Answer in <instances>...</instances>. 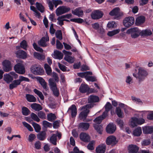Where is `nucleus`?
I'll return each mask as SVG.
<instances>
[{
  "instance_id": "6e6d98bb",
  "label": "nucleus",
  "mask_w": 153,
  "mask_h": 153,
  "mask_svg": "<svg viewBox=\"0 0 153 153\" xmlns=\"http://www.w3.org/2000/svg\"><path fill=\"white\" fill-rule=\"evenodd\" d=\"M31 118L34 121L37 122H39L40 121V119L39 118L38 116H37L35 114L32 113L30 114Z\"/></svg>"
},
{
  "instance_id": "393cba45",
  "label": "nucleus",
  "mask_w": 153,
  "mask_h": 153,
  "mask_svg": "<svg viewBox=\"0 0 153 153\" xmlns=\"http://www.w3.org/2000/svg\"><path fill=\"white\" fill-rule=\"evenodd\" d=\"M21 83L19 79L14 80L13 81L12 83L9 85V88L10 89H12L16 88L18 85L20 84Z\"/></svg>"
},
{
  "instance_id": "5fc2aeb1",
  "label": "nucleus",
  "mask_w": 153,
  "mask_h": 153,
  "mask_svg": "<svg viewBox=\"0 0 153 153\" xmlns=\"http://www.w3.org/2000/svg\"><path fill=\"white\" fill-rule=\"evenodd\" d=\"M37 115L39 117L42 119H46V114L45 113L42 111H39L37 114Z\"/></svg>"
},
{
  "instance_id": "58836bf2",
  "label": "nucleus",
  "mask_w": 153,
  "mask_h": 153,
  "mask_svg": "<svg viewBox=\"0 0 153 153\" xmlns=\"http://www.w3.org/2000/svg\"><path fill=\"white\" fill-rule=\"evenodd\" d=\"M47 118V119L48 121L50 122H53L56 119V117L54 114L51 113L48 114Z\"/></svg>"
},
{
  "instance_id": "412c9836",
  "label": "nucleus",
  "mask_w": 153,
  "mask_h": 153,
  "mask_svg": "<svg viewBox=\"0 0 153 153\" xmlns=\"http://www.w3.org/2000/svg\"><path fill=\"white\" fill-rule=\"evenodd\" d=\"M106 146L105 144L99 145L96 149L97 153H104L105 150Z\"/></svg>"
},
{
  "instance_id": "bf43d9fd",
  "label": "nucleus",
  "mask_w": 153,
  "mask_h": 153,
  "mask_svg": "<svg viewBox=\"0 0 153 153\" xmlns=\"http://www.w3.org/2000/svg\"><path fill=\"white\" fill-rule=\"evenodd\" d=\"M70 20L71 21L78 23H81L84 22V20L81 18L72 19Z\"/></svg>"
},
{
  "instance_id": "bb28decb",
  "label": "nucleus",
  "mask_w": 153,
  "mask_h": 153,
  "mask_svg": "<svg viewBox=\"0 0 153 153\" xmlns=\"http://www.w3.org/2000/svg\"><path fill=\"white\" fill-rule=\"evenodd\" d=\"M119 10L118 8L114 9L110 12V15L111 16H115L118 18L120 16Z\"/></svg>"
},
{
  "instance_id": "774afa93",
  "label": "nucleus",
  "mask_w": 153,
  "mask_h": 153,
  "mask_svg": "<svg viewBox=\"0 0 153 153\" xmlns=\"http://www.w3.org/2000/svg\"><path fill=\"white\" fill-rule=\"evenodd\" d=\"M116 122L121 128L123 127V122L122 120L118 118Z\"/></svg>"
},
{
  "instance_id": "49530a36",
  "label": "nucleus",
  "mask_w": 153,
  "mask_h": 153,
  "mask_svg": "<svg viewBox=\"0 0 153 153\" xmlns=\"http://www.w3.org/2000/svg\"><path fill=\"white\" fill-rule=\"evenodd\" d=\"M33 92L39 96L41 100H44V97L41 92L36 89H34Z\"/></svg>"
},
{
  "instance_id": "052dcab7",
  "label": "nucleus",
  "mask_w": 153,
  "mask_h": 153,
  "mask_svg": "<svg viewBox=\"0 0 153 153\" xmlns=\"http://www.w3.org/2000/svg\"><path fill=\"white\" fill-rule=\"evenodd\" d=\"M56 12L57 16H59L63 14L62 6L58 7L56 9Z\"/></svg>"
},
{
  "instance_id": "1a4fd4ad",
  "label": "nucleus",
  "mask_w": 153,
  "mask_h": 153,
  "mask_svg": "<svg viewBox=\"0 0 153 153\" xmlns=\"http://www.w3.org/2000/svg\"><path fill=\"white\" fill-rule=\"evenodd\" d=\"M14 69L16 72L20 74H23L25 72V67L22 63H19L15 65Z\"/></svg>"
},
{
  "instance_id": "69168bd1",
  "label": "nucleus",
  "mask_w": 153,
  "mask_h": 153,
  "mask_svg": "<svg viewBox=\"0 0 153 153\" xmlns=\"http://www.w3.org/2000/svg\"><path fill=\"white\" fill-rule=\"evenodd\" d=\"M47 1L50 9L51 10H53L54 7V4L53 3V0L52 1H51L50 0H48Z\"/></svg>"
},
{
  "instance_id": "e2e57ef3",
  "label": "nucleus",
  "mask_w": 153,
  "mask_h": 153,
  "mask_svg": "<svg viewBox=\"0 0 153 153\" xmlns=\"http://www.w3.org/2000/svg\"><path fill=\"white\" fill-rule=\"evenodd\" d=\"M53 1L55 7H56L58 5L62 4V2L60 0H53Z\"/></svg>"
},
{
  "instance_id": "a878e982",
  "label": "nucleus",
  "mask_w": 153,
  "mask_h": 153,
  "mask_svg": "<svg viewBox=\"0 0 153 153\" xmlns=\"http://www.w3.org/2000/svg\"><path fill=\"white\" fill-rule=\"evenodd\" d=\"M30 107L32 109L36 111H39L42 109V107L40 104L36 103L31 104Z\"/></svg>"
},
{
  "instance_id": "338daca9",
  "label": "nucleus",
  "mask_w": 153,
  "mask_h": 153,
  "mask_svg": "<svg viewBox=\"0 0 153 153\" xmlns=\"http://www.w3.org/2000/svg\"><path fill=\"white\" fill-rule=\"evenodd\" d=\"M33 46L34 49L36 51L41 52H43V50L42 49L39 47H38L36 43H33Z\"/></svg>"
},
{
  "instance_id": "c756f323",
  "label": "nucleus",
  "mask_w": 153,
  "mask_h": 153,
  "mask_svg": "<svg viewBox=\"0 0 153 153\" xmlns=\"http://www.w3.org/2000/svg\"><path fill=\"white\" fill-rule=\"evenodd\" d=\"M53 56L54 58L61 59L63 58V55L61 52L56 51L54 52Z\"/></svg>"
},
{
  "instance_id": "f3484780",
  "label": "nucleus",
  "mask_w": 153,
  "mask_h": 153,
  "mask_svg": "<svg viewBox=\"0 0 153 153\" xmlns=\"http://www.w3.org/2000/svg\"><path fill=\"white\" fill-rule=\"evenodd\" d=\"M129 153H139L138 152L139 148L136 145L131 144L128 146V148Z\"/></svg>"
},
{
  "instance_id": "2eb2a0df",
  "label": "nucleus",
  "mask_w": 153,
  "mask_h": 153,
  "mask_svg": "<svg viewBox=\"0 0 153 153\" xmlns=\"http://www.w3.org/2000/svg\"><path fill=\"white\" fill-rule=\"evenodd\" d=\"M116 129V126L112 123H109L106 128L107 132L109 134L113 133Z\"/></svg>"
},
{
  "instance_id": "423d86ee",
  "label": "nucleus",
  "mask_w": 153,
  "mask_h": 153,
  "mask_svg": "<svg viewBox=\"0 0 153 153\" xmlns=\"http://www.w3.org/2000/svg\"><path fill=\"white\" fill-rule=\"evenodd\" d=\"M30 69L32 72L36 74L41 75L44 72V70L40 65H34L31 67Z\"/></svg>"
},
{
  "instance_id": "7c9ffc66",
  "label": "nucleus",
  "mask_w": 153,
  "mask_h": 153,
  "mask_svg": "<svg viewBox=\"0 0 153 153\" xmlns=\"http://www.w3.org/2000/svg\"><path fill=\"white\" fill-rule=\"evenodd\" d=\"M145 21V17L143 16H140L137 17L136 19L135 23L137 25H139L143 23Z\"/></svg>"
},
{
  "instance_id": "dca6fc26",
  "label": "nucleus",
  "mask_w": 153,
  "mask_h": 153,
  "mask_svg": "<svg viewBox=\"0 0 153 153\" xmlns=\"http://www.w3.org/2000/svg\"><path fill=\"white\" fill-rule=\"evenodd\" d=\"M88 103H90L88 104H93L94 106L95 105L94 103L98 102L99 101V98L97 96L91 95L88 97Z\"/></svg>"
},
{
  "instance_id": "8fccbe9b",
  "label": "nucleus",
  "mask_w": 153,
  "mask_h": 153,
  "mask_svg": "<svg viewBox=\"0 0 153 153\" xmlns=\"http://www.w3.org/2000/svg\"><path fill=\"white\" fill-rule=\"evenodd\" d=\"M95 141L92 140L90 142L87 146L88 149L90 150H93L94 149V146L95 144Z\"/></svg>"
},
{
  "instance_id": "2f4dec72",
  "label": "nucleus",
  "mask_w": 153,
  "mask_h": 153,
  "mask_svg": "<svg viewBox=\"0 0 153 153\" xmlns=\"http://www.w3.org/2000/svg\"><path fill=\"white\" fill-rule=\"evenodd\" d=\"M66 16L63 15L59 17L57 19V20H58V22H57V24L60 26H62L63 25V21H68V20L64 19L66 17Z\"/></svg>"
},
{
  "instance_id": "ddd939ff",
  "label": "nucleus",
  "mask_w": 153,
  "mask_h": 153,
  "mask_svg": "<svg viewBox=\"0 0 153 153\" xmlns=\"http://www.w3.org/2000/svg\"><path fill=\"white\" fill-rule=\"evenodd\" d=\"M80 92L82 93H85L88 92H93L92 89H90L88 85L85 84H82L79 88Z\"/></svg>"
},
{
  "instance_id": "13d9d810",
  "label": "nucleus",
  "mask_w": 153,
  "mask_h": 153,
  "mask_svg": "<svg viewBox=\"0 0 153 153\" xmlns=\"http://www.w3.org/2000/svg\"><path fill=\"white\" fill-rule=\"evenodd\" d=\"M22 124L24 126L27 128V129L30 131H33L32 127L29 124L25 122H23Z\"/></svg>"
},
{
  "instance_id": "a19ab883",
  "label": "nucleus",
  "mask_w": 153,
  "mask_h": 153,
  "mask_svg": "<svg viewBox=\"0 0 153 153\" xmlns=\"http://www.w3.org/2000/svg\"><path fill=\"white\" fill-rule=\"evenodd\" d=\"M94 127L97 131L100 134H102V127L100 125L95 124L94 125Z\"/></svg>"
},
{
  "instance_id": "4468645a",
  "label": "nucleus",
  "mask_w": 153,
  "mask_h": 153,
  "mask_svg": "<svg viewBox=\"0 0 153 153\" xmlns=\"http://www.w3.org/2000/svg\"><path fill=\"white\" fill-rule=\"evenodd\" d=\"M80 140L82 141L88 143L90 140V137L87 134L85 133H81L79 135Z\"/></svg>"
},
{
  "instance_id": "c85d7f7f",
  "label": "nucleus",
  "mask_w": 153,
  "mask_h": 153,
  "mask_svg": "<svg viewBox=\"0 0 153 153\" xmlns=\"http://www.w3.org/2000/svg\"><path fill=\"white\" fill-rule=\"evenodd\" d=\"M105 111L103 113V115H105L107 116L108 112L112 108L111 104L109 102H107L105 106Z\"/></svg>"
},
{
  "instance_id": "9d476101",
  "label": "nucleus",
  "mask_w": 153,
  "mask_h": 153,
  "mask_svg": "<svg viewBox=\"0 0 153 153\" xmlns=\"http://www.w3.org/2000/svg\"><path fill=\"white\" fill-rule=\"evenodd\" d=\"M106 144L108 145H114L118 142L116 137L114 136H110L108 137L106 140Z\"/></svg>"
},
{
  "instance_id": "f03ea898",
  "label": "nucleus",
  "mask_w": 153,
  "mask_h": 153,
  "mask_svg": "<svg viewBox=\"0 0 153 153\" xmlns=\"http://www.w3.org/2000/svg\"><path fill=\"white\" fill-rule=\"evenodd\" d=\"M148 74L147 71L142 68H139L137 74L133 73V76L137 79H138L139 82L143 81Z\"/></svg>"
},
{
  "instance_id": "9b49d317",
  "label": "nucleus",
  "mask_w": 153,
  "mask_h": 153,
  "mask_svg": "<svg viewBox=\"0 0 153 153\" xmlns=\"http://www.w3.org/2000/svg\"><path fill=\"white\" fill-rule=\"evenodd\" d=\"M103 15V13L101 11L96 10L92 13L91 16L94 19H97L102 17Z\"/></svg>"
},
{
  "instance_id": "20e7f679",
  "label": "nucleus",
  "mask_w": 153,
  "mask_h": 153,
  "mask_svg": "<svg viewBox=\"0 0 153 153\" xmlns=\"http://www.w3.org/2000/svg\"><path fill=\"white\" fill-rule=\"evenodd\" d=\"M49 84L53 94L54 96L58 97L59 94V90L58 89L56 83L53 80L50 78L49 80Z\"/></svg>"
},
{
  "instance_id": "37998d69",
  "label": "nucleus",
  "mask_w": 153,
  "mask_h": 153,
  "mask_svg": "<svg viewBox=\"0 0 153 153\" xmlns=\"http://www.w3.org/2000/svg\"><path fill=\"white\" fill-rule=\"evenodd\" d=\"M36 7L37 9L41 12L43 13L44 11V8L43 5L37 2L36 4Z\"/></svg>"
},
{
  "instance_id": "c9c22d12",
  "label": "nucleus",
  "mask_w": 153,
  "mask_h": 153,
  "mask_svg": "<svg viewBox=\"0 0 153 153\" xmlns=\"http://www.w3.org/2000/svg\"><path fill=\"white\" fill-rule=\"evenodd\" d=\"M26 97L27 100L29 102H35L36 101V98L33 95L29 94H26Z\"/></svg>"
},
{
  "instance_id": "4be33fe9",
  "label": "nucleus",
  "mask_w": 153,
  "mask_h": 153,
  "mask_svg": "<svg viewBox=\"0 0 153 153\" xmlns=\"http://www.w3.org/2000/svg\"><path fill=\"white\" fill-rule=\"evenodd\" d=\"M143 133L145 134H151L153 132V127L145 126L143 128Z\"/></svg>"
},
{
  "instance_id": "6e6552de",
  "label": "nucleus",
  "mask_w": 153,
  "mask_h": 153,
  "mask_svg": "<svg viewBox=\"0 0 153 153\" xmlns=\"http://www.w3.org/2000/svg\"><path fill=\"white\" fill-rule=\"evenodd\" d=\"M134 22V18L133 17H129L125 19L123 21V24L126 27H128L133 25Z\"/></svg>"
},
{
  "instance_id": "5701e85b",
  "label": "nucleus",
  "mask_w": 153,
  "mask_h": 153,
  "mask_svg": "<svg viewBox=\"0 0 153 153\" xmlns=\"http://www.w3.org/2000/svg\"><path fill=\"white\" fill-rule=\"evenodd\" d=\"M38 80L39 83L45 90L46 91H48V88L47 86V83L45 80L42 78L39 77Z\"/></svg>"
},
{
  "instance_id": "cd10ccee",
  "label": "nucleus",
  "mask_w": 153,
  "mask_h": 153,
  "mask_svg": "<svg viewBox=\"0 0 153 153\" xmlns=\"http://www.w3.org/2000/svg\"><path fill=\"white\" fill-rule=\"evenodd\" d=\"M46 133L45 131H42L37 135V138L40 140H44L46 137Z\"/></svg>"
},
{
  "instance_id": "72a5a7b5",
  "label": "nucleus",
  "mask_w": 153,
  "mask_h": 153,
  "mask_svg": "<svg viewBox=\"0 0 153 153\" xmlns=\"http://www.w3.org/2000/svg\"><path fill=\"white\" fill-rule=\"evenodd\" d=\"M106 116L105 115H103L102 114V115L99 116L94 120V121L97 124H100L101 123L102 120L105 119Z\"/></svg>"
},
{
  "instance_id": "864d4df0",
  "label": "nucleus",
  "mask_w": 153,
  "mask_h": 153,
  "mask_svg": "<svg viewBox=\"0 0 153 153\" xmlns=\"http://www.w3.org/2000/svg\"><path fill=\"white\" fill-rule=\"evenodd\" d=\"M56 37L59 40H62V34L61 30H58L55 33Z\"/></svg>"
},
{
  "instance_id": "de8ad7c7",
  "label": "nucleus",
  "mask_w": 153,
  "mask_h": 153,
  "mask_svg": "<svg viewBox=\"0 0 153 153\" xmlns=\"http://www.w3.org/2000/svg\"><path fill=\"white\" fill-rule=\"evenodd\" d=\"M137 120L136 117H134L131 118L130 125L132 127H134L138 125Z\"/></svg>"
},
{
  "instance_id": "4d7b16f0",
  "label": "nucleus",
  "mask_w": 153,
  "mask_h": 153,
  "mask_svg": "<svg viewBox=\"0 0 153 153\" xmlns=\"http://www.w3.org/2000/svg\"><path fill=\"white\" fill-rule=\"evenodd\" d=\"M116 112L118 117H119L122 118V113L120 108L119 107H117L116 110Z\"/></svg>"
},
{
  "instance_id": "603ef678",
  "label": "nucleus",
  "mask_w": 153,
  "mask_h": 153,
  "mask_svg": "<svg viewBox=\"0 0 153 153\" xmlns=\"http://www.w3.org/2000/svg\"><path fill=\"white\" fill-rule=\"evenodd\" d=\"M42 125L43 126L46 128L48 127L51 128L52 126V124L46 120H44L43 121Z\"/></svg>"
},
{
  "instance_id": "0eeeda50",
  "label": "nucleus",
  "mask_w": 153,
  "mask_h": 153,
  "mask_svg": "<svg viewBox=\"0 0 153 153\" xmlns=\"http://www.w3.org/2000/svg\"><path fill=\"white\" fill-rule=\"evenodd\" d=\"M3 68L4 71L7 72L12 70V65L10 61L7 60H4L2 63Z\"/></svg>"
},
{
  "instance_id": "c03bdc74",
  "label": "nucleus",
  "mask_w": 153,
  "mask_h": 153,
  "mask_svg": "<svg viewBox=\"0 0 153 153\" xmlns=\"http://www.w3.org/2000/svg\"><path fill=\"white\" fill-rule=\"evenodd\" d=\"M120 30V29H117L111 31H109L107 35L109 36H112L119 33Z\"/></svg>"
},
{
  "instance_id": "e433bc0d",
  "label": "nucleus",
  "mask_w": 153,
  "mask_h": 153,
  "mask_svg": "<svg viewBox=\"0 0 153 153\" xmlns=\"http://www.w3.org/2000/svg\"><path fill=\"white\" fill-rule=\"evenodd\" d=\"M34 56L36 58L40 60H43L45 58V56L44 55L36 52L34 53Z\"/></svg>"
},
{
  "instance_id": "ea45409f",
  "label": "nucleus",
  "mask_w": 153,
  "mask_h": 153,
  "mask_svg": "<svg viewBox=\"0 0 153 153\" xmlns=\"http://www.w3.org/2000/svg\"><path fill=\"white\" fill-rule=\"evenodd\" d=\"M57 135L55 134H53L50 138V142L53 144L56 145Z\"/></svg>"
},
{
  "instance_id": "f257e3e1",
  "label": "nucleus",
  "mask_w": 153,
  "mask_h": 153,
  "mask_svg": "<svg viewBox=\"0 0 153 153\" xmlns=\"http://www.w3.org/2000/svg\"><path fill=\"white\" fill-rule=\"evenodd\" d=\"M94 107L93 104H87L81 107V110L82 111L80 113L79 115V117L80 119H83V121L85 122H89L91 120L87 119L86 117L88 114L89 112V109Z\"/></svg>"
},
{
  "instance_id": "b1692460",
  "label": "nucleus",
  "mask_w": 153,
  "mask_h": 153,
  "mask_svg": "<svg viewBox=\"0 0 153 153\" xmlns=\"http://www.w3.org/2000/svg\"><path fill=\"white\" fill-rule=\"evenodd\" d=\"M152 34V31L149 29H146L142 30H141V36H148L151 35Z\"/></svg>"
},
{
  "instance_id": "6ab92c4d",
  "label": "nucleus",
  "mask_w": 153,
  "mask_h": 153,
  "mask_svg": "<svg viewBox=\"0 0 153 153\" xmlns=\"http://www.w3.org/2000/svg\"><path fill=\"white\" fill-rule=\"evenodd\" d=\"M89 126L88 123H81L79 124V128L83 131H85L88 129Z\"/></svg>"
},
{
  "instance_id": "79ce46f5",
  "label": "nucleus",
  "mask_w": 153,
  "mask_h": 153,
  "mask_svg": "<svg viewBox=\"0 0 153 153\" xmlns=\"http://www.w3.org/2000/svg\"><path fill=\"white\" fill-rule=\"evenodd\" d=\"M22 112L25 116H27L30 113V111L26 107H23L22 108Z\"/></svg>"
},
{
  "instance_id": "680f3d73",
  "label": "nucleus",
  "mask_w": 153,
  "mask_h": 153,
  "mask_svg": "<svg viewBox=\"0 0 153 153\" xmlns=\"http://www.w3.org/2000/svg\"><path fill=\"white\" fill-rule=\"evenodd\" d=\"M27 46V42L25 40H23L20 43L21 47L24 49H26Z\"/></svg>"
},
{
  "instance_id": "f704fd0d",
  "label": "nucleus",
  "mask_w": 153,
  "mask_h": 153,
  "mask_svg": "<svg viewBox=\"0 0 153 153\" xmlns=\"http://www.w3.org/2000/svg\"><path fill=\"white\" fill-rule=\"evenodd\" d=\"M142 133V130L140 127H137L133 131V134L136 136H139Z\"/></svg>"
},
{
  "instance_id": "7ed1b4c3",
  "label": "nucleus",
  "mask_w": 153,
  "mask_h": 153,
  "mask_svg": "<svg viewBox=\"0 0 153 153\" xmlns=\"http://www.w3.org/2000/svg\"><path fill=\"white\" fill-rule=\"evenodd\" d=\"M126 33L131 34V38L135 39L141 35V30L137 27H135L128 29Z\"/></svg>"
},
{
  "instance_id": "a211bd4d",
  "label": "nucleus",
  "mask_w": 153,
  "mask_h": 153,
  "mask_svg": "<svg viewBox=\"0 0 153 153\" xmlns=\"http://www.w3.org/2000/svg\"><path fill=\"white\" fill-rule=\"evenodd\" d=\"M72 13L74 15L79 17H81L83 15V11L80 7H78L74 10H72Z\"/></svg>"
},
{
  "instance_id": "09e8293b",
  "label": "nucleus",
  "mask_w": 153,
  "mask_h": 153,
  "mask_svg": "<svg viewBox=\"0 0 153 153\" xmlns=\"http://www.w3.org/2000/svg\"><path fill=\"white\" fill-rule=\"evenodd\" d=\"M117 27V24L114 21L109 22L107 24V27L108 28H115Z\"/></svg>"
},
{
  "instance_id": "3c124183",
  "label": "nucleus",
  "mask_w": 153,
  "mask_h": 153,
  "mask_svg": "<svg viewBox=\"0 0 153 153\" xmlns=\"http://www.w3.org/2000/svg\"><path fill=\"white\" fill-rule=\"evenodd\" d=\"M64 59L66 61L71 63H73L74 61V58L69 56H65Z\"/></svg>"
},
{
  "instance_id": "39448f33",
  "label": "nucleus",
  "mask_w": 153,
  "mask_h": 153,
  "mask_svg": "<svg viewBox=\"0 0 153 153\" xmlns=\"http://www.w3.org/2000/svg\"><path fill=\"white\" fill-rule=\"evenodd\" d=\"M18 76L17 74L14 72H10L8 74L4 75V80L8 83H9L13 80V79H16Z\"/></svg>"
},
{
  "instance_id": "4c0bfd02",
  "label": "nucleus",
  "mask_w": 153,
  "mask_h": 153,
  "mask_svg": "<svg viewBox=\"0 0 153 153\" xmlns=\"http://www.w3.org/2000/svg\"><path fill=\"white\" fill-rule=\"evenodd\" d=\"M44 68L46 72L48 75H51L52 70L50 66L47 64H45L44 65Z\"/></svg>"
},
{
  "instance_id": "473e14b6",
  "label": "nucleus",
  "mask_w": 153,
  "mask_h": 153,
  "mask_svg": "<svg viewBox=\"0 0 153 153\" xmlns=\"http://www.w3.org/2000/svg\"><path fill=\"white\" fill-rule=\"evenodd\" d=\"M69 110L71 111V116L72 117L75 116L77 114V109L76 106L73 105L69 108Z\"/></svg>"
},
{
  "instance_id": "0e129e2a",
  "label": "nucleus",
  "mask_w": 153,
  "mask_h": 153,
  "mask_svg": "<svg viewBox=\"0 0 153 153\" xmlns=\"http://www.w3.org/2000/svg\"><path fill=\"white\" fill-rule=\"evenodd\" d=\"M86 79L88 81L94 82L96 81V78L94 76H87L86 77Z\"/></svg>"
},
{
  "instance_id": "a18cd8bd",
  "label": "nucleus",
  "mask_w": 153,
  "mask_h": 153,
  "mask_svg": "<svg viewBox=\"0 0 153 153\" xmlns=\"http://www.w3.org/2000/svg\"><path fill=\"white\" fill-rule=\"evenodd\" d=\"M32 125L36 132H39L40 131L41 128L39 125L33 122Z\"/></svg>"
},
{
  "instance_id": "f8f14e48",
  "label": "nucleus",
  "mask_w": 153,
  "mask_h": 153,
  "mask_svg": "<svg viewBox=\"0 0 153 153\" xmlns=\"http://www.w3.org/2000/svg\"><path fill=\"white\" fill-rule=\"evenodd\" d=\"M49 41V38L47 36L43 37L38 42L39 45L43 47H46L48 45L47 42Z\"/></svg>"
},
{
  "instance_id": "aec40b11",
  "label": "nucleus",
  "mask_w": 153,
  "mask_h": 153,
  "mask_svg": "<svg viewBox=\"0 0 153 153\" xmlns=\"http://www.w3.org/2000/svg\"><path fill=\"white\" fill-rule=\"evenodd\" d=\"M16 55L18 57L20 58L24 59L27 57V54L24 51L19 50L17 51Z\"/></svg>"
}]
</instances>
